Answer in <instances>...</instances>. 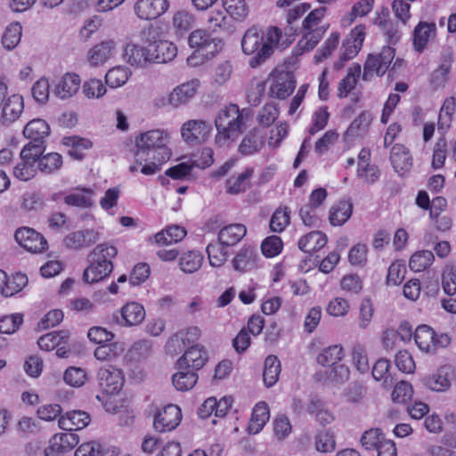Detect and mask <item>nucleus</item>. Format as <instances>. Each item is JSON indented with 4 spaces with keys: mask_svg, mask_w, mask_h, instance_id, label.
I'll return each mask as SVG.
<instances>
[{
    "mask_svg": "<svg viewBox=\"0 0 456 456\" xmlns=\"http://www.w3.org/2000/svg\"><path fill=\"white\" fill-rule=\"evenodd\" d=\"M293 40V34L283 30H246L241 47L244 53L253 55L249 65L256 68L272 54L274 46L286 48Z\"/></svg>",
    "mask_w": 456,
    "mask_h": 456,
    "instance_id": "f257e3e1",
    "label": "nucleus"
},
{
    "mask_svg": "<svg viewBox=\"0 0 456 456\" xmlns=\"http://www.w3.org/2000/svg\"><path fill=\"white\" fill-rule=\"evenodd\" d=\"M169 134L161 129H153L135 138L134 158L142 165L150 159L163 164L170 159L172 151L168 148Z\"/></svg>",
    "mask_w": 456,
    "mask_h": 456,
    "instance_id": "f03ea898",
    "label": "nucleus"
},
{
    "mask_svg": "<svg viewBox=\"0 0 456 456\" xmlns=\"http://www.w3.org/2000/svg\"><path fill=\"white\" fill-rule=\"evenodd\" d=\"M247 115L245 110H240L236 104L221 109L215 118L216 143L222 147L235 141L245 130Z\"/></svg>",
    "mask_w": 456,
    "mask_h": 456,
    "instance_id": "7ed1b4c3",
    "label": "nucleus"
},
{
    "mask_svg": "<svg viewBox=\"0 0 456 456\" xmlns=\"http://www.w3.org/2000/svg\"><path fill=\"white\" fill-rule=\"evenodd\" d=\"M395 51L391 46H384L378 54L370 53L363 66L362 79L370 81L374 75L382 77L389 71Z\"/></svg>",
    "mask_w": 456,
    "mask_h": 456,
    "instance_id": "20e7f679",
    "label": "nucleus"
},
{
    "mask_svg": "<svg viewBox=\"0 0 456 456\" xmlns=\"http://www.w3.org/2000/svg\"><path fill=\"white\" fill-rule=\"evenodd\" d=\"M156 30H143V37L149 42L152 63H167L175 59L177 54L176 46L168 40L157 38Z\"/></svg>",
    "mask_w": 456,
    "mask_h": 456,
    "instance_id": "39448f33",
    "label": "nucleus"
},
{
    "mask_svg": "<svg viewBox=\"0 0 456 456\" xmlns=\"http://www.w3.org/2000/svg\"><path fill=\"white\" fill-rule=\"evenodd\" d=\"M191 48L205 56H215L223 48V41L215 34V30H192L188 37Z\"/></svg>",
    "mask_w": 456,
    "mask_h": 456,
    "instance_id": "423d86ee",
    "label": "nucleus"
},
{
    "mask_svg": "<svg viewBox=\"0 0 456 456\" xmlns=\"http://www.w3.org/2000/svg\"><path fill=\"white\" fill-rule=\"evenodd\" d=\"M414 340L419 348L426 353H435L438 347H445L451 342L447 334L436 335L428 325H420L416 329Z\"/></svg>",
    "mask_w": 456,
    "mask_h": 456,
    "instance_id": "0eeeda50",
    "label": "nucleus"
},
{
    "mask_svg": "<svg viewBox=\"0 0 456 456\" xmlns=\"http://www.w3.org/2000/svg\"><path fill=\"white\" fill-rule=\"evenodd\" d=\"M17 243L31 253H42L48 248L46 239L36 230L29 227H20L14 234Z\"/></svg>",
    "mask_w": 456,
    "mask_h": 456,
    "instance_id": "6e6552de",
    "label": "nucleus"
},
{
    "mask_svg": "<svg viewBox=\"0 0 456 456\" xmlns=\"http://www.w3.org/2000/svg\"><path fill=\"white\" fill-rule=\"evenodd\" d=\"M270 94L278 99H285L296 87L294 75L289 71L275 70L271 74Z\"/></svg>",
    "mask_w": 456,
    "mask_h": 456,
    "instance_id": "1a4fd4ad",
    "label": "nucleus"
},
{
    "mask_svg": "<svg viewBox=\"0 0 456 456\" xmlns=\"http://www.w3.org/2000/svg\"><path fill=\"white\" fill-rule=\"evenodd\" d=\"M97 377L100 388L107 395L118 393L124 384L122 370L112 365L101 368Z\"/></svg>",
    "mask_w": 456,
    "mask_h": 456,
    "instance_id": "9d476101",
    "label": "nucleus"
},
{
    "mask_svg": "<svg viewBox=\"0 0 456 456\" xmlns=\"http://www.w3.org/2000/svg\"><path fill=\"white\" fill-rule=\"evenodd\" d=\"M212 131L209 122L202 119H191L183 123L181 127L182 137L189 143L205 142Z\"/></svg>",
    "mask_w": 456,
    "mask_h": 456,
    "instance_id": "9b49d317",
    "label": "nucleus"
},
{
    "mask_svg": "<svg viewBox=\"0 0 456 456\" xmlns=\"http://www.w3.org/2000/svg\"><path fill=\"white\" fill-rule=\"evenodd\" d=\"M182 420V411L175 404H168L154 417L153 426L158 432L174 430Z\"/></svg>",
    "mask_w": 456,
    "mask_h": 456,
    "instance_id": "f8f14e48",
    "label": "nucleus"
},
{
    "mask_svg": "<svg viewBox=\"0 0 456 456\" xmlns=\"http://www.w3.org/2000/svg\"><path fill=\"white\" fill-rule=\"evenodd\" d=\"M24 110V100L20 94H14L7 97L1 107L0 122L4 126H10L17 121Z\"/></svg>",
    "mask_w": 456,
    "mask_h": 456,
    "instance_id": "ddd939ff",
    "label": "nucleus"
},
{
    "mask_svg": "<svg viewBox=\"0 0 456 456\" xmlns=\"http://www.w3.org/2000/svg\"><path fill=\"white\" fill-rule=\"evenodd\" d=\"M168 8L167 0H139L134 6L137 16L142 20H155Z\"/></svg>",
    "mask_w": 456,
    "mask_h": 456,
    "instance_id": "4468645a",
    "label": "nucleus"
},
{
    "mask_svg": "<svg viewBox=\"0 0 456 456\" xmlns=\"http://www.w3.org/2000/svg\"><path fill=\"white\" fill-rule=\"evenodd\" d=\"M124 60L133 67L145 68L152 63L149 45L146 47L129 43L124 48Z\"/></svg>",
    "mask_w": 456,
    "mask_h": 456,
    "instance_id": "2eb2a0df",
    "label": "nucleus"
},
{
    "mask_svg": "<svg viewBox=\"0 0 456 456\" xmlns=\"http://www.w3.org/2000/svg\"><path fill=\"white\" fill-rule=\"evenodd\" d=\"M117 47V43L113 39H107L93 46L87 52V61L93 67H98L104 64L110 59Z\"/></svg>",
    "mask_w": 456,
    "mask_h": 456,
    "instance_id": "dca6fc26",
    "label": "nucleus"
},
{
    "mask_svg": "<svg viewBox=\"0 0 456 456\" xmlns=\"http://www.w3.org/2000/svg\"><path fill=\"white\" fill-rule=\"evenodd\" d=\"M99 240L98 232L93 229L79 230L69 233L63 240L64 245L71 249L90 247Z\"/></svg>",
    "mask_w": 456,
    "mask_h": 456,
    "instance_id": "f3484780",
    "label": "nucleus"
},
{
    "mask_svg": "<svg viewBox=\"0 0 456 456\" xmlns=\"http://www.w3.org/2000/svg\"><path fill=\"white\" fill-rule=\"evenodd\" d=\"M200 82L193 79L176 86L168 95V102L177 108L187 103L197 93Z\"/></svg>",
    "mask_w": 456,
    "mask_h": 456,
    "instance_id": "a211bd4d",
    "label": "nucleus"
},
{
    "mask_svg": "<svg viewBox=\"0 0 456 456\" xmlns=\"http://www.w3.org/2000/svg\"><path fill=\"white\" fill-rule=\"evenodd\" d=\"M365 38V33L362 30H351L344 40L342 45V53L339 61L342 64L354 59L361 50Z\"/></svg>",
    "mask_w": 456,
    "mask_h": 456,
    "instance_id": "6ab92c4d",
    "label": "nucleus"
},
{
    "mask_svg": "<svg viewBox=\"0 0 456 456\" xmlns=\"http://www.w3.org/2000/svg\"><path fill=\"white\" fill-rule=\"evenodd\" d=\"M208 361V354L203 347L199 345L191 346L183 356L178 360L180 369L192 368L201 369Z\"/></svg>",
    "mask_w": 456,
    "mask_h": 456,
    "instance_id": "aec40b11",
    "label": "nucleus"
},
{
    "mask_svg": "<svg viewBox=\"0 0 456 456\" xmlns=\"http://www.w3.org/2000/svg\"><path fill=\"white\" fill-rule=\"evenodd\" d=\"M257 259L258 254L256 248L250 246H244L234 256L232 265L236 271L246 273L256 266Z\"/></svg>",
    "mask_w": 456,
    "mask_h": 456,
    "instance_id": "412c9836",
    "label": "nucleus"
},
{
    "mask_svg": "<svg viewBox=\"0 0 456 456\" xmlns=\"http://www.w3.org/2000/svg\"><path fill=\"white\" fill-rule=\"evenodd\" d=\"M390 161L395 172L403 174L412 167L410 151L401 143L395 144L390 152Z\"/></svg>",
    "mask_w": 456,
    "mask_h": 456,
    "instance_id": "4be33fe9",
    "label": "nucleus"
},
{
    "mask_svg": "<svg viewBox=\"0 0 456 456\" xmlns=\"http://www.w3.org/2000/svg\"><path fill=\"white\" fill-rule=\"evenodd\" d=\"M90 415L84 411H70L59 419V427L63 430H80L90 423Z\"/></svg>",
    "mask_w": 456,
    "mask_h": 456,
    "instance_id": "5701e85b",
    "label": "nucleus"
},
{
    "mask_svg": "<svg viewBox=\"0 0 456 456\" xmlns=\"http://www.w3.org/2000/svg\"><path fill=\"white\" fill-rule=\"evenodd\" d=\"M89 265L83 273V279L86 283H94L107 278L113 271V265H103V263L94 257H88Z\"/></svg>",
    "mask_w": 456,
    "mask_h": 456,
    "instance_id": "b1692460",
    "label": "nucleus"
},
{
    "mask_svg": "<svg viewBox=\"0 0 456 456\" xmlns=\"http://www.w3.org/2000/svg\"><path fill=\"white\" fill-rule=\"evenodd\" d=\"M80 78L76 74H65L53 88V94L65 100L73 96L79 89Z\"/></svg>",
    "mask_w": 456,
    "mask_h": 456,
    "instance_id": "393cba45",
    "label": "nucleus"
},
{
    "mask_svg": "<svg viewBox=\"0 0 456 456\" xmlns=\"http://www.w3.org/2000/svg\"><path fill=\"white\" fill-rule=\"evenodd\" d=\"M270 419V411L265 402H258L253 408L251 418L248 426V432L252 435L258 434Z\"/></svg>",
    "mask_w": 456,
    "mask_h": 456,
    "instance_id": "a878e982",
    "label": "nucleus"
},
{
    "mask_svg": "<svg viewBox=\"0 0 456 456\" xmlns=\"http://www.w3.org/2000/svg\"><path fill=\"white\" fill-rule=\"evenodd\" d=\"M247 233V228L241 224H233L222 228L218 233L221 245L230 247L240 242Z\"/></svg>",
    "mask_w": 456,
    "mask_h": 456,
    "instance_id": "bb28decb",
    "label": "nucleus"
},
{
    "mask_svg": "<svg viewBox=\"0 0 456 456\" xmlns=\"http://www.w3.org/2000/svg\"><path fill=\"white\" fill-rule=\"evenodd\" d=\"M353 203L350 200H339L330 209L329 220L331 225H343L352 216Z\"/></svg>",
    "mask_w": 456,
    "mask_h": 456,
    "instance_id": "cd10ccee",
    "label": "nucleus"
},
{
    "mask_svg": "<svg viewBox=\"0 0 456 456\" xmlns=\"http://www.w3.org/2000/svg\"><path fill=\"white\" fill-rule=\"evenodd\" d=\"M23 134L31 141L45 142V138L50 134V126L45 120L34 118L27 123Z\"/></svg>",
    "mask_w": 456,
    "mask_h": 456,
    "instance_id": "c85d7f7f",
    "label": "nucleus"
},
{
    "mask_svg": "<svg viewBox=\"0 0 456 456\" xmlns=\"http://www.w3.org/2000/svg\"><path fill=\"white\" fill-rule=\"evenodd\" d=\"M264 145V137L256 128L249 131L239 145V152L243 156L257 153Z\"/></svg>",
    "mask_w": 456,
    "mask_h": 456,
    "instance_id": "c756f323",
    "label": "nucleus"
},
{
    "mask_svg": "<svg viewBox=\"0 0 456 456\" xmlns=\"http://www.w3.org/2000/svg\"><path fill=\"white\" fill-rule=\"evenodd\" d=\"M452 63V53L446 51L441 59L436 69L430 76V84L434 88H439L445 85Z\"/></svg>",
    "mask_w": 456,
    "mask_h": 456,
    "instance_id": "7c9ffc66",
    "label": "nucleus"
},
{
    "mask_svg": "<svg viewBox=\"0 0 456 456\" xmlns=\"http://www.w3.org/2000/svg\"><path fill=\"white\" fill-rule=\"evenodd\" d=\"M253 173L254 169L252 167H247L238 175L231 176L226 181V192L229 194H239L247 191L250 186V179Z\"/></svg>",
    "mask_w": 456,
    "mask_h": 456,
    "instance_id": "2f4dec72",
    "label": "nucleus"
},
{
    "mask_svg": "<svg viewBox=\"0 0 456 456\" xmlns=\"http://www.w3.org/2000/svg\"><path fill=\"white\" fill-rule=\"evenodd\" d=\"M327 243L325 234L314 231L300 238L298 248L305 253H313L322 248Z\"/></svg>",
    "mask_w": 456,
    "mask_h": 456,
    "instance_id": "473e14b6",
    "label": "nucleus"
},
{
    "mask_svg": "<svg viewBox=\"0 0 456 456\" xmlns=\"http://www.w3.org/2000/svg\"><path fill=\"white\" fill-rule=\"evenodd\" d=\"M125 351V346L121 342L106 343L98 346L94 350V357L102 362H113L120 357Z\"/></svg>",
    "mask_w": 456,
    "mask_h": 456,
    "instance_id": "72a5a7b5",
    "label": "nucleus"
},
{
    "mask_svg": "<svg viewBox=\"0 0 456 456\" xmlns=\"http://www.w3.org/2000/svg\"><path fill=\"white\" fill-rule=\"evenodd\" d=\"M121 316L126 325H137L144 320L145 310L141 304L129 302L121 308Z\"/></svg>",
    "mask_w": 456,
    "mask_h": 456,
    "instance_id": "f704fd0d",
    "label": "nucleus"
},
{
    "mask_svg": "<svg viewBox=\"0 0 456 456\" xmlns=\"http://www.w3.org/2000/svg\"><path fill=\"white\" fill-rule=\"evenodd\" d=\"M281 370V362L277 356L271 354L265 358L263 380L266 387H273L278 381Z\"/></svg>",
    "mask_w": 456,
    "mask_h": 456,
    "instance_id": "c9c22d12",
    "label": "nucleus"
},
{
    "mask_svg": "<svg viewBox=\"0 0 456 456\" xmlns=\"http://www.w3.org/2000/svg\"><path fill=\"white\" fill-rule=\"evenodd\" d=\"M131 71L125 66H116L110 69L105 74V83L111 88L123 86L129 79Z\"/></svg>",
    "mask_w": 456,
    "mask_h": 456,
    "instance_id": "e433bc0d",
    "label": "nucleus"
},
{
    "mask_svg": "<svg viewBox=\"0 0 456 456\" xmlns=\"http://www.w3.org/2000/svg\"><path fill=\"white\" fill-rule=\"evenodd\" d=\"M186 230L179 225H171L155 235V240L159 245H167L181 241L186 236Z\"/></svg>",
    "mask_w": 456,
    "mask_h": 456,
    "instance_id": "4c0bfd02",
    "label": "nucleus"
},
{
    "mask_svg": "<svg viewBox=\"0 0 456 456\" xmlns=\"http://www.w3.org/2000/svg\"><path fill=\"white\" fill-rule=\"evenodd\" d=\"M38 170L37 162L29 157H20V161L13 168V175L21 181H28L33 178Z\"/></svg>",
    "mask_w": 456,
    "mask_h": 456,
    "instance_id": "58836bf2",
    "label": "nucleus"
},
{
    "mask_svg": "<svg viewBox=\"0 0 456 456\" xmlns=\"http://www.w3.org/2000/svg\"><path fill=\"white\" fill-rule=\"evenodd\" d=\"M62 157L57 152H49L43 155L37 162V167L40 172L45 175L53 174L62 167Z\"/></svg>",
    "mask_w": 456,
    "mask_h": 456,
    "instance_id": "ea45409f",
    "label": "nucleus"
},
{
    "mask_svg": "<svg viewBox=\"0 0 456 456\" xmlns=\"http://www.w3.org/2000/svg\"><path fill=\"white\" fill-rule=\"evenodd\" d=\"M202 262L203 256L200 251L190 250L182 255L179 265L183 273H193L200 268Z\"/></svg>",
    "mask_w": 456,
    "mask_h": 456,
    "instance_id": "a19ab883",
    "label": "nucleus"
},
{
    "mask_svg": "<svg viewBox=\"0 0 456 456\" xmlns=\"http://www.w3.org/2000/svg\"><path fill=\"white\" fill-rule=\"evenodd\" d=\"M360 74L361 66L359 64H355L349 69L347 75L338 84V97H346L348 94L354 89Z\"/></svg>",
    "mask_w": 456,
    "mask_h": 456,
    "instance_id": "79ce46f5",
    "label": "nucleus"
},
{
    "mask_svg": "<svg viewBox=\"0 0 456 456\" xmlns=\"http://www.w3.org/2000/svg\"><path fill=\"white\" fill-rule=\"evenodd\" d=\"M198 375L193 370H180L173 375L172 382L174 387L179 391H188L197 383Z\"/></svg>",
    "mask_w": 456,
    "mask_h": 456,
    "instance_id": "37998d69",
    "label": "nucleus"
},
{
    "mask_svg": "<svg viewBox=\"0 0 456 456\" xmlns=\"http://www.w3.org/2000/svg\"><path fill=\"white\" fill-rule=\"evenodd\" d=\"M117 255L118 249L115 246L109 243H101L90 252L88 257H94L103 265H113L112 260Z\"/></svg>",
    "mask_w": 456,
    "mask_h": 456,
    "instance_id": "c03bdc74",
    "label": "nucleus"
},
{
    "mask_svg": "<svg viewBox=\"0 0 456 456\" xmlns=\"http://www.w3.org/2000/svg\"><path fill=\"white\" fill-rule=\"evenodd\" d=\"M69 338V332L66 330L53 331L41 336L37 340V345L42 350L51 351L59 346Z\"/></svg>",
    "mask_w": 456,
    "mask_h": 456,
    "instance_id": "a18cd8bd",
    "label": "nucleus"
},
{
    "mask_svg": "<svg viewBox=\"0 0 456 456\" xmlns=\"http://www.w3.org/2000/svg\"><path fill=\"white\" fill-rule=\"evenodd\" d=\"M423 384L426 387L436 392L446 391L451 387L448 375L444 373L443 370H439L437 372L425 377L423 379Z\"/></svg>",
    "mask_w": 456,
    "mask_h": 456,
    "instance_id": "49530a36",
    "label": "nucleus"
},
{
    "mask_svg": "<svg viewBox=\"0 0 456 456\" xmlns=\"http://www.w3.org/2000/svg\"><path fill=\"white\" fill-rule=\"evenodd\" d=\"M434 261V255L430 250H420L415 252L410 258V269L419 273L428 268Z\"/></svg>",
    "mask_w": 456,
    "mask_h": 456,
    "instance_id": "de8ad7c7",
    "label": "nucleus"
},
{
    "mask_svg": "<svg viewBox=\"0 0 456 456\" xmlns=\"http://www.w3.org/2000/svg\"><path fill=\"white\" fill-rule=\"evenodd\" d=\"M343 358V348L341 346L335 345L323 349L317 356L318 363L323 366L337 365V362Z\"/></svg>",
    "mask_w": 456,
    "mask_h": 456,
    "instance_id": "09e8293b",
    "label": "nucleus"
},
{
    "mask_svg": "<svg viewBox=\"0 0 456 456\" xmlns=\"http://www.w3.org/2000/svg\"><path fill=\"white\" fill-rule=\"evenodd\" d=\"M390 363L388 360L379 359L378 360L372 368V377L379 381L382 380V386L386 389H389L393 386V379L388 373Z\"/></svg>",
    "mask_w": 456,
    "mask_h": 456,
    "instance_id": "8fccbe9b",
    "label": "nucleus"
},
{
    "mask_svg": "<svg viewBox=\"0 0 456 456\" xmlns=\"http://www.w3.org/2000/svg\"><path fill=\"white\" fill-rule=\"evenodd\" d=\"M201 334V330L200 328L193 326L189 327L186 330H180L177 332L169 341V346H180V343L186 346V344H191L196 342Z\"/></svg>",
    "mask_w": 456,
    "mask_h": 456,
    "instance_id": "3c124183",
    "label": "nucleus"
},
{
    "mask_svg": "<svg viewBox=\"0 0 456 456\" xmlns=\"http://www.w3.org/2000/svg\"><path fill=\"white\" fill-rule=\"evenodd\" d=\"M290 223V211L287 207L278 208L270 220V229L274 232H281Z\"/></svg>",
    "mask_w": 456,
    "mask_h": 456,
    "instance_id": "603ef678",
    "label": "nucleus"
},
{
    "mask_svg": "<svg viewBox=\"0 0 456 456\" xmlns=\"http://www.w3.org/2000/svg\"><path fill=\"white\" fill-rule=\"evenodd\" d=\"M279 109L275 103H266L258 111L256 120L259 125L269 127L278 118Z\"/></svg>",
    "mask_w": 456,
    "mask_h": 456,
    "instance_id": "864d4df0",
    "label": "nucleus"
},
{
    "mask_svg": "<svg viewBox=\"0 0 456 456\" xmlns=\"http://www.w3.org/2000/svg\"><path fill=\"white\" fill-rule=\"evenodd\" d=\"M315 449L321 452H331L335 450L334 436L328 430L318 432L314 437Z\"/></svg>",
    "mask_w": 456,
    "mask_h": 456,
    "instance_id": "5fc2aeb1",
    "label": "nucleus"
},
{
    "mask_svg": "<svg viewBox=\"0 0 456 456\" xmlns=\"http://www.w3.org/2000/svg\"><path fill=\"white\" fill-rule=\"evenodd\" d=\"M92 194L91 190L72 192L64 197V202L69 206L87 208L92 205Z\"/></svg>",
    "mask_w": 456,
    "mask_h": 456,
    "instance_id": "6e6d98bb",
    "label": "nucleus"
},
{
    "mask_svg": "<svg viewBox=\"0 0 456 456\" xmlns=\"http://www.w3.org/2000/svg\"><path fill=\"white\" fill-rule=\"evenodd\" d=\"M83 93L89 99L102 97L106 92V86L101 79L90 78L82 86Z\"/></svg>",
    "mask_w": 456,
    "mask_h": 456,
    "instance_id": "4d7b16f0",
    "label": "nucleus"
},
{
    "mask_svg": "<svg viewBox=\"0 0 456 456\" xmlns=\"http://www.w3.org/2000/svg\"><path fill=\"white\" fill-rule=\"evenodd\" d=\"M340 35L338 32H332L327 38L324 45L320 48L314 55L315 63H320L328 58L331 53L337 48L339 42Z\"/></svg>",
    "mask_w": 456,
    "mask_h": 456,
    "instance_id": "13d9d810",
    "label": "nucleus"
},
{
    "mask_svg": "<svg viewBox=\"0 0 456 456\" xmlns=\"http://www.w3.org/2000/svg\"><path fill=\"white\" fill-rule=\"evenodd\" d=\"M282 247L281 239L277 235H271L263 240L261 250L266 257H273L281 252Z\"/></svg>",
    "mask_w": 456,
    "mask_h": 456,
    "instance_id": "bf43d9fd",
    "label": "nucleus"
},
{
    "mask_svg": "<svg viewBox=\"0 0 456 456\" xmlns=\"http://www.w3.org/2000/svg\"><path fill=\"white\" fill-rule=\"evenodd\" d=\"M223 5L227 13L237 20L244 19L248 13L244 0H223Z\"/></svg>",
    "mask_w": 456,
    "mask_h": 456,
    "instance_id": "052dcab7",
    "label": "nucleus"
},
{
    "mask_svg": "<svg viewBox=\"0 0 456 456\" xmlns=\"http://www.w3.org/2000/svg\"><path fill=\"white\" fill-rule=\"evenodd\" d=\"M175 28H191L198 25L193 13L186 10L177 11L172 19Z\"/></svg>",
    "mask_w": 456,
    "mask_h": 456,
    "instance_id": "680f3d73",
    "label": "nucleus"
},
{
    "mask_svg": "<svg viewBox=\"0 0 456 456\" xmlns=\"http://www.w3.org/2000/svg\"><path fill=\"white\" fill-rule=\"evenodd\" d=\"M307 411L310 414H315V419L321 425L324 426L334 420V416L330 411L321 408L319 400L312 399Z\"/></svg>",
    "mask_w": 456,
    "mask_h": 456,
    "instance_id": "e2e57ef3",
    "label": "nucleus"
},
{
    "mask_svg": "<svg viewBox=\"0 0 456 456\" xmlns=\"http://www.w3.org/2000/svg\"><path fill=\"white\" fill-rule=\"evenodd\" d=\"M28 284V277L21 273H17L12 277L7 276L5 297H11L20 292Z\"/></svg>",
    "mask_w": 456,
    "mask_h": 456,
    "instance_id": "0e129e2a",
    "label": "nucleus"
},
{
    "mask_svg": "<svg viewBox=\"0 0 456 456\" xmlns=\"http://www.w3.org/2000/svg\"><path fill=\"white\" fill-rule=\"evenodd\" d=\"M384 440L383 433L379 428L365 431L361 438V444L366 450L377 449Z\"/></svg>",
    "mask_w": 456,
    "mask_h": 456,
    "instance_id": "69168bd1",
    "label": "nucleus"
},
{
    "mask_svg": "<svg viewBox=\"0 0 456 456\" xmlns=\"http://www.w3.org/2000/svg\"><path fill=\"white\" fill-rule=\"evenodd\" d=\"M31 93L33 98L39 103L47 102L50 94V84L47 78H39L32 86Z\"/></svg>",
    "mask_w": 456,
    "mask_h": 456,
    "instance_id": "338daca9",
    "label": "nucleus"
},
{
    "mask_svg": "<svg viewBox=\"0 0 456 456\" xmlns=\"http://www.w3.org/2000/svg\"><path fill=\"white\" fill-rule=\"evenodd\" d=\"M442 287L445 294L453 296L456 294V269L453 266H446L442 274Z\"/></svg>",
    "mask_w": 456,
    "mask_h": 456,
    "instance_id": "774afa93",
    "label": "nucleus"
}]
</instances>
